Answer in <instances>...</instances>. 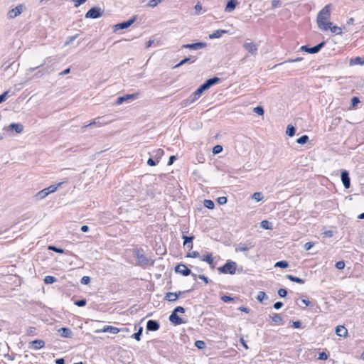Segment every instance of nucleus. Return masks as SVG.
<instances>
[{
    "label": "nucleus",
    "instance_id": "f257e3e1",
    "mask_svg": "<svg viewBox=\"0 0 364 364\" xmlns=\"http://www.w3.org/2000/svg\"><path fill=\"white\" fill-rule=\"evenodd\" d=\"M331 15L330 5L325 6L318 14L317 24L318 27L323 31H327L329 25H332L331 22H327Z\"/></svg>",
    "mask_w": 364,
    "mask_h": 364
},
{
    "label": "nucleus",
    "instance_id": "f03ea898",
    "mask_svg": "<svg viewBox=\"0 0 364 364\" xmlns=\"http://www.w3.org/2000/svg\"><path fill=\"white\" fill-rule=\"evenodd\" d=\"M204 90L199 87L194 92H193L187 99L181 102V107H186L196 102L201 96Z\"/></svg>",
    "mask_w": 364,
    "mask_h": 364
},
{
    "label": "nucleus",
    "instance_id": "7ed1b4c3",
    "mask_svg": "<svg viewBox=\"0 0 364 364\" xmlns=\"http://www.w3.org/2000/svg\"><path fill=\"white\" fill-rule=\"evenodd\" d=\"M237 269V263L235 262L228 260L222 267L218 268V270L223 274H234Z\"/></svg>",
    "mask_w": 364,
    "mask_h": 364
},
{
    "label": "nucleus",
    "instance_id": "20e7f679",
    "mask_svg": "<svg viewBox=\"0 0 364 364\" xmlns=\"http://www.w3.org/2000/svg\"><path fill=\"white\" fill-rule=\"evenodd\" d=\"M104 11L100 7H92L85 14L86 18H97L103 15Z\"/></svg>",
    "mask_w": 364,
    "mask_h": 364
},
{
    "label": "nucleus",
    "instance_id": "39448f33",
    "mask_svg": "<svg viewBox=\"0 0 364 364\" xmlns=\"http://www.w3.org/2000/svg\"><path fill=\"white\" fill-rule=\"evenodd\" d=\"M325 43V41H322L321 43L311 48H309L307 46H302L300 48V50L311 54L317 53L324 46Z\"/></svg>",
    "mask_w": 364,
    "mask_h": 364
},
{
    "label": "nucleus",
    "instance_id": "423d86ee",
    "mask_svg": "<svg viewBox=\"0 0 364 364\" xmlns=\"http://www.w3.org/2000/svg\"><path fill=\"white\" fill-rule=\"evenodd\" d=\"M139 96V92L133 93V94H128L124 95L123 96L119 97L117 100L116 104L117 105H121L124 102H127L129 100H134L137 99Z\"/></svg>",
    "mask_w": 364,
    "mask_h": 364
},
{
    "label": "nucleus",
    "instance_id": "0eeeda50",
    "mask_svg": "<svg viewBox=\"0 0 364 364\" xmlns=\"http://www.w3.org/2000/svg\"><path fill=\"white\" fill-rule=\"evenodd\" d=\"M24 9H25V6L23 4H18L17 6L11 9L8 12L9 18L11 19V18H14L17 17L23 11Z\"/></svg>",
    "mask_w": 364,
    "mask_h": 364
},
{
    "label": "nucleus",
    "instance_id": "6e6552de",
    "mask_svg": "<svg viewBox=\"0 0 364 364\" xmlns=\"http://www.w3.org/2000/svg\"><path fill=\"white\" fill-rule=\"evenodd\" d=\"M134 255L135 258L138 261V264L139 265L147 264L149 262V259L146 257V256L142 253V252L139 250H135L134 251Z\"/></svg>",
    "mask_w": 364,
    "mask_h": 364
},
{
    "label": "nucleus",
    "instance_id": "1a4fd4ad",
    "mask_svg": "<svg viewBox=\"0 0 364 364\" xmlns=\"http://www.w3.org/2000/svg\"><path fill=\"white\" fill-rule=\"evenodd\" d=\"M136 18H137L136 16H133L128 21H124V22H122V23L116 24L114 26V29L115 30H119V29L127 28L128 27H129L132 24H133L136 21Z\"/></svg>",
    "mask_w": 364,
    "mask_h": 364
},
{
    "label": "nucleus",
    "instance_id": "9d476101",
    "mask_svg": "<svg viewBox=\"0 0 364 364\" xmlns=\"http://www.w3.org/2000/svg\"><path fill=\"white\" fill-rule=\"evenodd\" d=\"M220 81V79L218 77H214L207 80L203 84H202L200 87L205 91L208 90L213 85L217 84Z\"/></svg>",
    "mask_w": 364,
    "mask_h": 364
},
{
    "label": "nucleus",
    "instance_id": "9b49d317",
    "mask_svg": "<svg viewBox=\"0 0 364 364\" xmlns=\"http://www.w3.org/2000/svg\"><path fill=\"white\" fill-rule=\"evenodd\" d=\"M191 290L186 291V292H189ZM186 293V291H178V292H167L165 295V299L168 301H176L179 296H181L183 294Z\"/></svg>",
    "mask_w": 364,
    "mask_h": 364
},
{
    "label": "nucleus",
    "instance_id": "f8f14e48",
    "mask_svg": "<svg viewBox=\"0 0 364 364\" xmlns=\"http://www.w3.org/2000/svg\"><path fill=\"white\" fill-rule=\"evenodd\" d=\"M243 48L247 50L251 55H256L257 54V46L253 43V42H250V43H245L243 44Z\"/></svg>",
    "mask_w": 364,
    "mask_h": 364
},
{
    "label": "nucleus",
    "instance_id": "ddd939ff",
    "mask_svg": "<svg viewBox=\"0 0 364 364\" xmlns=\"http://www.w3.org/2000/svg\"><path fill=\"white\" fill-rule=\"evenodd\" d=\"M341 181L345 188H348L350 186V178L349 173L346 170L341 171Z\"/></svg>",
    "mask_w": 364,
    "mask_h": 364
},
{
    "label": "nucleus",
    "instance_id": "4468645a",
    "mask_svg": "<svg viewBox=\"0 0 364 364\" xmlns=\"http://www.w3.org/2000/svg\"><path fill=\"white\" fill-rule=\"evenodd\" d=\"M175 272L180 273L183 276H188L191 274V270L183 264H179L175 267Z\"/></svg>",
    "mask_w": 364,
    "mask_h": 364
},
{
    "label": "nucleus",
    "instance_id": "2eb2a0df",
    "mask_svg": "<svg viewBox=\"0 0 364 364\" xmlns=\"http://www.w3.org/2000/svg\"><path fill=\"white\" fill-rule=\"evenodd\" d=\"M206 46H207L206 43L198 42V43H191V44H184L182 46V48H189V49H192V50H199V49L205 48Z\"/></svg>",
    "mask_w": 364,
    "mask_h": 364
},
{
    "label": "nucleus",
    "instance_id": "dca6fc26",
    "mask_svg": "<svg viewBox=\"0 0 364 364\" xmlns=\"http://www.w3.org/2000/svg\"><path fill=\"white\" fill-rule=\"evenodd\" d=\"M169 321L175 326L186 323L185 321H183L180 316L177 315V314L173 311H172L171 314L169 316Z\"/></svg>",
    "mask_w": 364,
    "mask_h": 364
},
{
    "label": "nucleus",
    "instance_id": "f3484780",
    "mask_svg": "<svg viewBox=\"0 0 364 364\" xmlns=\"http://www.w3.org/2000/svg\"><path fill=\"white\" fill-rule=\"evenodd\" d=\"M160 326L157 321L149 320L146 323V329L151 331H156L159 330Z\"/></svg>",
    "mask_w": 364,
    "mask_h": 364
},
{
    "label": "nucleus",
    "instance_id": "a211bd4d",
    "mask_svg": "<svg viewBox=\"0 0 364 364\" xmlns=\"http://www.w3.org/2000/svg\"><path fill=\"white\" fill-rule=\"evenodd\" d=\"M183 246L186 247L188 250L193 249V240L194 239L193 236H186L183 235Z\"/></svg>",
    "mask_w": 364,
    "mask_h": 364
},
{
    "label": "nucleus",
    "instance_id": "6ab92c4d",
    "mask_svg": "<svg viewBox=\"0 0 364 364\" xmlns=\"http://www.w3.org/2000/svg\"><path fill=\"white\" fill-rule=\"evenodd\" d=\"M96 332H107L112 334H117L119 332V329L112 326H105L102 330H97Z\"/></svg>",
    "mask_w": 364,
    "mask_h": 364
},
{
    "label": "nucleus",
    "instance_id": "aec40b11",
    "mask_svg": "<svg viewBox=\"0 0 364 364\" xmlns=\"http://www.w3.org/2000/svg\"><path fill=\"white\" fill-rule=\"evenodd\" d=\"M31 347L35 350H38L44 347L45 342L41 339H36L30 343Z\"/></svg>",
    "mask_w": 364,
    "mask_h": 364
},
{
    "label": "nucleus",
    "instance_id": "412c9836",
    "mask_svg": "<svg viewBox=\"0 0 364 364\" xmlns=\"http://www.w3.org/2000/svg\"><path fill=\"white\" fill-rule=\"evenodd\" d=\"M60 336L63 338H70L73 336L72 331L67 327H62L58 330Z\"/></svg>",
    "mask_w": 364,
    "mask_h": 364
},
{
    "label": "nucleus",
    "instance_id": "4be33fe9",
    "mask_svg": "<svg viewBox=\"0 0 364 364\" xmlns=\"http://www.w3.org/2000/svg\"><path fill=\"white\" fill-rule=\"evenodd\" d=\"M237 4V0H229L225 6V11L226 12H232Z\"/></svg>",
    "mask_w": 364,
    "mask_h": 364
},
{
    "label": "nucleus",
    "instance_id": "5701e85b",
    "mask_svg": "<svg viewBox=\"0 0 364 364\" xmlns=\"http://www.w3.org/2000/svg\"><path fill=\"white\" fill-rule=\"evenodd\" d=\"M228 31L227 30L218 29L215 31L213 33L209 35L210 39L218 38L222 36L223 34L227 33Z\"/></svg>",
    "mask_w": 364,
    "mask_h": 364
},
{
    "label": "nucleus",
    "instance_id": "b1692460",
    "mask_svg": "<svg viewBox=\"0 0 364 364\" xmlns=\"http://www.w3.org/2000/svg\"><path fill=\"white\" fill-rule=\"evenodd\" d=\"M336 333L341 337H345L347 336L348 331L343 326H338L336 328Z\"/></svg>",
    "mask_w": 364,
    "mask_h": 364
},
{
    "label": "nucleus",
    "instance_id": "393cba45",
    "mask_svg": "<svg viewBox=\"0 0 364 364\" xmlns=\"http://www.w3.org/2000/svg\"><path fill=\"white\" fill-rule=\"evenodd\" d=\"M164 154V150L161 149H159L154 151L151 156L159 163L160 159L162 157Z\"/></svg>",
    "mask_w": 364,
    "mask_h": 364
},
{
    "label": "nucleus",
    "instance_id": "a878e982",
    "mask_svg": "<svg viewBox=\"0 0 364 364\" xmlns=\"http://www.w3.org/2000/svg\"><path fill=\"white\" fill-rule=\"evenodd\" d=\"M196 58L194 56L185 58L184 59L181 60L177 65H176L174 66V68L180 67V66H181L183 64L187 63H194L196 61Z\"/></svg>",
    "mask_w": 364,
    "mask_h": 364
},
{
    "label": "nucleus",
    "instance_id": "bb28decb",
    "mask_svg": "<svg viewBox=\"0 0 364 364\" xmlns=\"http://www.w3.org/2000/svg\"><path fill=\"white\" fill-rule=\"evenodd\" d=\"M350 65H364V57H355L350 59Z\"/></svg>",
    "mask_w": 364,
    "mask_h": 364
},
{
    "label": "nucleus",
    "instance_id": "cd10ccee",
    "mask_svg": "<svg viewBox=\"0 0 364 364\" xmlns=\"http://www.w3.org/2000/svg\"><path fill=\"white\" fill-rule=\"evenodd\" d=\"M254 247L253 245H252V243H250V246H248L247 245H245V244H239L236 248H235V250L237 252L240 251V252H247L250 250V248Z\"/></svg>",
    "mask_w": 364,
    "mask_h": 364
},
{
    "label": "nucleus",
    "instance_id": "c85d7f7f",
    "mask_svg": "<svg viewBox=\"0 0 364 364\" xmlns=\"http://www.w3.org/2000/svg\"><path fill=\"white\" fill-rule=\"evenodd\" d=\"M62 184H63V183H58L55 185H51V186L44 188V190L46 191V192L47 193V194L48 196L50 193H54L58 189V188L61 186Z\"/></svg>",
    "mask_w": 364,
    "mask_h": 364
},
{
    "label": "nucleus",
    "instance_id": "c756f323",
    "mask_svg": "<svg viewBox=\"0 0 364 364\" xmlns=\"http://www.w3.org/2000/svg\"><path fill=\"white\" fill-rule=\"evenodd\" d=\"M10 129L16 131V133L20 134L23 130V126L18 123H12L10 124Z\"/></svg>",
    "mask_w": 364,
    "mask_h": 364
},
{
    "label": "nucleus",
    "instance_id": "7c9ffc66",
    "mask_svg": "<svg viewBox=\"0 0 364 364\" xmlns=\"http://www.w3.org/2000/svg\"><path fill=\"white\" fill-rule=\"evenodd\" d=\"M48 196L47 193L44 189L38 191L34 196L36 200H41L44 199Z\"/></svg>",
    "mask_w": 364,
    "mask_h": 364
},
{
    "label": "nucleus",
    "instance_id": "2f4dec72",
    "mask_svg": "<svg viewBox=\"0 0 364 364\" xmlns=\"http://www.w3.org/2000/svg\"><path fill=\"white\" fill-rule=\"evenodd\" d=\"M202 261L207 262L208 264L212 265L213 263V258L211 253H208L201 258Z\"/></svg>",
    "mask_w": 364,
    "mask_h": 364
},
{
    "label": "nucleus",
    "instance_id": "473e14b6",
    "mask_svg": "<svg viewBox=\"0 0 364 364\" xmlns=\"http://www.w3.org/2000/svg\"><path fill=\"white\" fill-rule=\"evenodd\" d=\"M287 278L289 279L291 282H294L299 284H304L305 281L301 278L296 277L295 276H293L291 274H287Z\"/></svg>",
    "mask_w": 364,
    "mask_h": 364
},
{
    "label": "nucleus",
    "instance_id": "72a5a7b5",
    "mask_svg": "<svg viewBox=\"0 0 364 364\" xmlns=\"http://www.w3.org/2000/svg\"><path fill=\"white\" fill-rule=\"evenodd\" d=\"M43 281L46 284H51L57 282V279L53 276L48 275L45 277Z\"/></svg>",
    "mask_w": 364,
    "mask_h": 364
},
{
    "label": "nucleus",
    "instance_id": "f704fd0d",
    "mask_svg": "<svg viewBox=\"0 0 364 364\" xmlns=\"http://www.w3.org/2000/svg\"><path fill=\"white\" fill-rule=\"evenodd\" d=\"M261 227L266 230H272V223L268 220H262L261 222Z\"/></svg>",
    "mask_w": 364,
    "mask_h": 364
},
{
    "label": "nucleus",
    "instance_id": "c9c22d12",
    "mask_svg": "<svg viewBox=\"0 0 364 364\" xmlns=\"http://www.w3.org/2000/svg\"><path fill=\"white\" fill-rule=\"evenodd\" d=\"M328 29H330V31L332 33H334L338 34V35H341L342 33L341 28H340L338 26H332L331 25H329Z\"/></svg>",
    "mask_w": 364,
    "mask_h": 364
},
{
    "label": "nucleus",
    "instance_id": "e433bc0d",
    "mask_svg": "<svg viewBox=\"0 0 364 364\" xmlns=\"http://www.w3.org/2000/svg\"><path fill=\"white\" fill-rule=\"evenodd\" d=\"M272 320L274 323L277 324L282 323V317L279 314H274L272 317Z\"/></svg>",
    "mask_w": 364,
    "mask_h": 364
},
{
    "label": "nucleus",
    "instance_id": "4c0bfd02",
    "mask_svg": "<svg viewBox=\"0 0 364 364\" xmlns=\"http://www.w3.org/2000/svg\"><path fill=\"white\" fill-rule=\"evenodd\" d=\"M295 132H296V129H295L294 127H293L292 125L287 126L286 133L289 136L291 137V136H294Z\"/></svg>",
    "mask_w": 364,
    "mask_h": 364
},
{
    "label": "nucleus",
    "instance_id": "58836bf2",
    "mask_svg": "<svg viewBox=\"0 0 364 364\" xmlns=\"http://www.w3.org/2000/svg\"><path fill=\"white\" fill-rule=\"evenodd\" d=\"M267 296L266 295L264 291H260L258 292V294L256 297L257 300L259 302H262L264 299H267Z\"/></svg>",
    "mask_w": 364,
    "mask_h": 364
},
{
    "label": "nucleus",
    "instance_id": "ea45409f",
    "mask_svg": "<svg viewBox=\"0 0 364 364\" xmlns=\"http://www.w3.org/2000/svg\"><path fill=\"white\" fill-rule=\"evenodd\" d=\"M252 199L257 202L261 201L263 199V194L261 192H255L252 196Z\"/></svg>",
    "mask_w": 364,
    "mask_h": 364
},
{
    "label": "nucleus",
    "instance_id": "a19ab883",
    "mask_svg": "<svg viewBox=\"0 0 364 364\" xmlns=\"http://www.w3.org/2000/svg\"><path fill=\"white\" fill-rule=\"evenodd\" d=\"M204 206L208 209L212 210L214 208V203L211 200H205L203 202Z\"/></svg>",
    "mask_w": 364,
    "mask_h": 364
},
{
    "label": "nucleus",
    "instance_id": "79ce46f5",
    "mask_svg": "<svg viewBox=\"0 0 364 364\" xmlns=\"http://www.w3.org/2000/svg\"><path fill=\"white\" fill-rule=\"evenodd\" d=\"M274 267H279V268H287L289 267V264L287 261L282 260V261H279V262H276Z\"/></svg>",
    "mask_w": 364,
    "mask_h": 364
},
{
    "label": "nucleus",
    "instance_id": "37998d69",
    "mask_svg": "<svg viewBox=\"0 0 364 364\" xmlns=\"http://www.w3.org/2000/svg\"><path fill=\"white\" fill-rule=\"evenodd\" d=\"M164 0H150L147 4V6L150 8H154L160 3H161Z\"/></svg>",
    "mask_w": 364,
    "mask_h": 364
},
{
    "label": "nucleus",
    "instance_id": "c03bdc74",
    "mask_svg": "<svg viewBox=\"0 0 364 364\" xmlns=\"http://www.w3.org/2000/svg\"><path fill=\"white\" fill-rule=\"evenodd\" d=\"M309 141V136L307 135H303L296 139V142L299 144H304Z\"/></svg>",
    "mask_w": 364,
    "mask_h": 364
},
{
    "label": "nucleus",
    "instance_id": "a18cd8bd",
    "mask_svg": "<svg viewBox=\"0 0 364 364\" xmlns=\"http://www.w3.org/2000/svg\"><path fill=\"white\" fill-rule=\"evenodd\" d=\"M142 331H143V328L142 327H140L138 330L137 332L134 333L133 335H132V337L136 340V341H140L141 340V333H142Z\"/></svg>",
    "mask_w": 364,
    "mask_h": 364
},
{
    "label": "nucleus",
    "instance_id": "49530a36",
    "mask_svg": "<svg viewBox=\"0 0 364 364\" xmlns=\"http://www.w3.org/2000/svg\"><path fill=\"white\" fill-rule=\"evenodd\" d=\"M203 9L202 5L200 2H198L194 7L195 15H200L201 14V11Z\"/></svg>",
    "mask_w": 364,
    "mask_h": 364
},
{
    "label": "nucleus",
    "instance_id": "de8ad7c7",
    "mask_svg": "<svg viewBox=\"0 0 364 364\" xmlns=\"http://www.w3.org/2000/svg\"><path fill=\"white\" fill-rule=\"evenodd\" d=\"M223 146L221 145H216L213 147V153L214 154H220V152L223 151Z\"/></svg>",
    "mask_w": 364,
    "mask_h": 364
},
{
    "label": "nucleus",
    "instance_id": "09e8293b",
    "mask_svg": "<svg viewBox=\"0 0 364 364\" xmlns=\"http://www.w3.org/2000/svg\"><path fill=\"white\" fill-rule=\"evenodd\" d=\"M195 346L198 348V349H203L205 348V343L204 341H196L195 343Z\"/></svg>",
    "mask_w": 364,
    "mask_h": 364
},
{
    "label": "nucleus",
    "instance_id": "8fccbe9b",
    "mask_svg": "<svg viewBox=\"0 0 364 364\" xmlns=\"http://www.w3.org/2000/svg\"><path fill=\"white\" fill-rule=\"evenodd\" d=\"M77 36H78L77 34H76L75 36H69L68 38H67L65 45V46L69 45L73 41H74L77 38Z\"/></svg>",
    "mask_w": 364,
    "mask_h": 364
},
{
    "label": "nucleus",
    "instance_id": "3c124183",
    "mask_svg": "<svg viewBox=\"0 0 364 364\" xmlns=\"http://www.w3.org/2000/svg\"><path fill=\"white\" fill-rule=\"evenodd\" d=\"M255 112H256L259 115H263L264 114V109L261 106H257L254 108Z\"/></svg>",
    "mask_w": 364,
    "mask_h": 364
},
{
    "label": "nucleus",
    "instance_id": "603ef678",
    "mask_svg": "<svg viewBox=\"0 0 364 364\" xmlns=\"http://www.w3.org/2000/svg\"><path fill=\"white\" fill-rule=\"evenodd\" d=\"M86 304H87V301L85 299H80V300H77V301H75V305H76L79 307L84 306L86 305Z\"/></svg>",
    "mask_w": 364,
    "mask_h": 364
},
{
    "label": "nucleus",
    "instance_id": "864d4df0",
    "mask_svg": "<svg viewBox=\"0 0 364 364\" xmlns=\"http://www.w3.org/2000/svg\"><path fill=\"white\" fill-rule=\"evenodd\" d=\"M199 257V252L197 251H193L192 252H188L186 255V257H192V258H196Z\"/></svg>",
    "mask_w": 364,
    "mask_h": 364
},
{
    "label": "nucleus",
    "instance_id": "5fc2aeb1",
    "mask_svg": "<svg viewBox=\"0 0 364 364\" xmlns=\"http://www.w3.org/2000/svg\"><path fill=\"white\" fill-rule=\"evenodd\" d=\"M100 119H101L100 117L95 119L92 122H90L87 125L84 126L82 128H86L87 127H90V126H92V125H95V124H101L100 122Z\"/></svg>",
    "mask_w": 364,
    "mask_h": 364
},
{
    "label": "nucleus",
    "instance_id": "6e6d98bb",
    "mask_svg": "<svg viewBox=\"0 0 364 364\" xmlns=\"http://www.w3.org/2000/svg\"><path fill=\"white\" fill-rule=\"evenodd\" d=\"M336 267L338 269H344V267H345V262H344V261L341 260V261L337 262L336 263Z\"/></svg>",
    "mask_w": 364,
    "mask_h": 364
},
{
    "label": "nucleus",
    "instance_id": "4d7b16f0",
    "mask_svg": "<svg viewBox=\"0 0 364 364\" xmlns=\"http://www.w3.org/2000/svg\"><path fill=\"white\" fill-rule=\"evenodd\" d=\"M90 278L88 276L82 277L81 279V281H80L81 284H85V285L88 284L90 283Z\"/></svg>",
    "mask_w": 364,
    "mask_h": 364
},
{
    "label": "nucleus",
    "instance_id": "13d9d810",
    "mask_svg": "<svg viewBox=\"0 0 364 364\" xmlns=\"http://www.w3.org/2000/svg\"><path fill=\"white\" fill-rule=\"evenodd\" d=\"M48 249L50 250H53L55 252H58V253H63L64 252V250L63 249L56 247L55 246H49Z\"/></svg>",
    "mask_w": 364,
    "mask_h": 364
},
{
    "label": "nucleus",
    "instance_id": "bf43d9fd",
    "mask_svg": "<svg viewBox=\"0 0 364 364\" xmlns=\"http://www.w3.org/2000/svg\"><path fill=\"white\" fill-rule=\"evenodd\" d=\"M278 294L280 297H285L287 294V291L285 289H279L278 290Z\"/></svg>",
    "mask_w": 364,
    "mask_h": 364
},
{
    "label": "nucleus",
    "instance_id": "052dcab7",
    "mask_svg": "<svg viewBox=\"0 0 364 364\" xmlns=\"http://www.w3.org/2000/svg\"><path fill=\"white\" fill-rule=\"evenodd\" d=\"M157 164H158V162L153 157L149 158L147 161V164L151 166H156Z\"/></svg>",
    "mask_w": 364,
    "mask_h": 364
},
{
    "label": "nucleus",
    "instance_id": "680f3d73",
    "mask_svg": "<svg viewBox=\"0 0 364 364\" xmlns=\"http://www.w3.org/2000/svg\"><path fill=\"white\" fill-rule=\"evenodd\" d=\"M227 198L225 196H221L218 198V203L220 205H224L227 203Z\"/></svg>",
    "mask_w": 364,
    "mask_h": 364
},
{
    "label": "nucleus",
    "instance_id": "e2e57ef3",
    "mask_svg": "<svg viewBox=\"0 0 364 364\" xmlns=\"http://www.w3.org/2000/svg\"><path fill=\"white\" fill-rule=\"evenodd\" d=\"M9 91H6L4 93H2L1 95H0V104L6 100V97L9 95Z\"/></svg>",
    "mask_w": 364,
    "mask_h": 364
},
{
    "label": "nucleus",
    "instance_id": "0e129e2a",
    "mask_svg": "<svg viewBox=\"0 0 364 364\" xmlns=\"http://www.w3.org/2000/svg\"><path fill=\"white\" fill-rule=\"evenodd\" d=\"M221 300L224 302H230L233 301V298L230 296L224 295L221 297Z\"/></svg>",
    "mask_w": 364,
    "mask_h": 364
},
{
    "label": "nucleus",
    "instance_id": "69168bd1",
    "mask_svg": "<svg viewBox=\"0 0 364 364\" xmlns=\"http://www.w3.org/2000/svg\"><path fill=\"white\" fill-rule=\"evenodd\" d=\"M328 358V355L325 352H321L318 354V359L319 360H326Z\"/></svg>",
    "mask_w": 364,
    "mask_h": 364
},
{
    "label": "nucleus",
    "instance_id": "338daca9",
    "mask_svg": "<svg viewBox=\"0 0 364 364\" xmlns=\"http://www.w3.org/2000/svg\"><path fill=\"white\" fill-rule=\"evenodd\" d=\"M173 311L175 312L176 314H178V313L183 314L185 312V309L182 306H177L174 309V310Z\"/></svg>",
    "mask_w": 364,
    "mask_h": 364
},
{
    "label": "nucleus",
    "instance_id": "774afa93",
    "mask_svg": "<svg viewBox=\"0 0 364 364\" xmlns=\"http://www.w3.org/2000/svg\"><path fill=\"white\" fill-rule=\"evenodd\" d=\"M359 102H360V100L358 97H353L351 100V105L353 107H355Z\"/></svg>",
    "mask_w": 364,
    "mask_h": 364
}]
</instances>
